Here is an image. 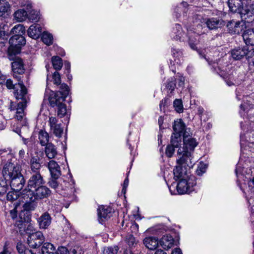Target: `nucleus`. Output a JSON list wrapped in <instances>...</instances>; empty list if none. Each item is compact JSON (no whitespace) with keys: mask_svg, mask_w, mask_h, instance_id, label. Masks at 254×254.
Masks as SVG:
<instances>
[{"mask_svg":"<svg viewBox=\"0 0 254 254\" xmlns=\"http://www.w3.org/2000/svg\"><path fill=\"white\" fill-rule=\"evenodd\" d=\"M189 166H183L177 164L174 169V178L179 180L176 190L178 194L190 193L196 190V178L194 176L190 175L188 172Z\"/></svg>","mask_w":254,"mask_h":254,"instance_id":"obj_1","label":"nucleus"},{"mask_svg":"<svg viewBox=\"0 0 254 254\" xmlns=\"http://www.w3.org/2000/svg\"><path fill=\"white\" fill-rule=\"evenodd\" d=\"M6 87L9 89H14V94L17 100L21 99V101L15 104L11 102L9 109L10 111L14 112L15 118L17 121L20 122L19 125L22 127H26L27 122L25 118L24 110L26 107V104L29 100L27 95V90L26 88V92L23 94L22 98H17L16 96L15 92L17 91L18 94L21 93L20 88L19 85V81L18 83L13 84V81L10 79H6L4 83Z\"/></svg>","mask_w":254,"mask_h":254,"instance_id":"obj_2","label":"nucleus"},{"mask_svg":"<svg viewBox=\"0 0 254 254\" xmlns=\"http://www.w3.org/2000/svg\"><path fill=\"white\" fill-rule=\"evenodd\" d=\"M183 141V147H180L178 151V154L182 156L177 160V164H181L183 166H189V168H190L192 166L191 152L197 146V142L195 138L189 137L186 133L184 134Z\"/></svg>","mask_w":254,"mask_h":254,"instance_id":"obj_3","label":"nucleus"},{"mask_svg":"<svg viewBox=\"0 0 254 254\" xmlns=\"http://www.w3.org/2000/svg\"><path fill=\"white\" fill-rule=\"evenodd\" d=\"M68 93V87L66 84L64 83L60 86V91L55 93L53 97H49L50 105L57 108V114L60 118H63L66 113V106L64 102Z\"/></svg>","mask_w":254,"mask_h":254,"instance_id":"obj_4","label":"nucleus"},{"mask_svg":"<svg viewBox=\"0 0 254 254\" xmlns=\"http://www.w3.org/2000/svg\"><path fill=\"white\" fill-rule=\"evenodd\" d=\"M12 70L13 71V77L19 81V86L20 88L21 93H18L17 91H16L15 94L17 98H22L23 94L26 92V87L23 84L22 78L23 74L25 72V68L24 67V64L22 60L21 59L17 58L14 62L11 63Z\"/></svg>","mask_w":254,"mask_h":254,"instance_id":"obj_5","label":"nucleus"},{"mask_svg":"<svg viewBox=\"0 0 254 254\" xmlns=\"http://www.w3.org/2000/svg\"><path fill=\"white\" fill-rule=\"evenodd\" d=\"M209 64H212L214 71L219 74L225 80L228 86L236 85L239 84V82L234 79L233 74H228L227 73V64L222 65V61L219 60L218 62H208Z\"/></svg>","mask_w":254,"mask_h":254,"instance_id":"obj_6","label":"nucleus"},{"mask_svg":"<svg viewBox=\"0 0 254 254\" xmlns=\"http://www.w3.org/2000/svg\"><path fill=\"white\" fill-rule=\"evenodd\" d=\"M25 38L20 35H14L9 40L8 52L16 55L20 53L21 47L25 44Z\"/></svg>","mask_w":254,"mask_h":254,"instance_id":"obj_7","label":"nucleus"},{"mask_svg":"<svg viewBox=\"0 0 254 254\" xmlns=\"http://www.w3.org/2000/svg\"><path fill=\"white\" fill-rule=\"evenodd\" d=\"M21 171L20 166L11 163H7L3 166L2 173L4 179L8 181L21 174Z\"/></svg>","mask_w":254,"mask_h":254,"instance_id":"obj_8","label":"nucleus"},{"mask_svg":"<svg viewBox=\"0 0 254 254\" xmlns=\"http://www.w3.org/2000/svg\"><path fill=\"white\" fill-rule=\"evenodd\" d=\"M228 3L231 11L239 13L242 19H245L246 21V20L251 12L244 8V2L242 0H228Z\"/></svg>","mask_w":254,"mask_h":254,"instance_id":"obj_9","label":"nucleus"},{"mask_svg":"<svg viewBox=\"0 0 254 254\" xmlns=\"http://www.w3.org/2000/svg\"><path fill=\"white\" fill-rule=\"evenodd\" d=\"M26 192L28 193L30 197L38 200L48 197L51 193V190L44 185H42L29 190H26Z\"/></svg>","mask_w":254,"mask_h":254,"instance_id":"obj_10","label":"nucleus"},{"mask_svg":"<svg viewBox=\"0 0 254 254\" xmlns=\"http://www.w3.org/2000/svg\"><path fill=\"white\" fill-rule=\"evenodd\" d=\"M30 177L27 182V187L22 190L26 192V190H29L30 189H34L35 188L45 185V181L43 177L40 173H33L32 174H30Z\"/></svg>","mask_w":254,"mask_h":254,"instance_id":"obj_11","label":"nucleus"},{"mask_svg":"<svg viewBox=\"0 0 254 254\" xmlns=\"http://www.w3.org/2000/svg\"><path fill=\"white\" fill-rule=\"evenodd\" d=\"M27 241L30 247L37 248L43 243L44 237L41 232L36 231L29 234Z\"/></svg>","mask_w":254,"mask_h":254,"instance_id":"obj_12","label":"nucleus"},{"mask_svg":"<svg viewBox=\"0 0 254 254\" xmlns=\"http://www.w3.org/2000/svg\"><path fill=\"white\" fill-rule=\"evenodd\" d=\"M251 134V132H247L244 135L241 134L240 144L242 149L254 153V141L250 138Z\"/></svg>","mask_w":254,"mask_h":254,"instance_id":"obj_13","label":"nucleus"},{"mask_svg":"<svg viewBox=\"0 0 254 254\" xmlns=\"http://www.w3.org/2000/svg\"><path fill=\"white\" fill-rule=\"evenodd\" d=\"M21 198L23 199L22 201L24 202L23 205L24 210L30 211L34 210L37 206V202L35 199L33 197H30V195L26 192L22 191Z\"/></svg>","mask_w":254,"mask_h":254,"instance_id":"obj_14","label":"nucleus"},{"mask_svg":"<svg viewBox=\"0 0 254 254\" xmlns=\"http://www.w3.org/2000/svg\"><path fill=\"white\" fill-rule=\"evenodd\" d=\"M250 51V49L247 46L237 47L231 51V56L235 60H240L244 57L249 60L251 59L248 55Z\"/></svg>","mask_w":254,"mask_h":254,"instance_id":"obj_15","label":"nucleus"},{"mask_svg":"<svg viewBox=\"0 0 254 254\" xmlns=\"http://www.w3.org/2000/svg\"><path fill=\"white\" fill-rule=\"evenodd\" d=\"M171 36L174 40L180 42L186 41L188 37L179 24H176L173 27Z\"/></svg>","mask_w":254,"mask_h":254,"instance_id":"obj_16","label":"nucleus"},{"mask_svg":"<svg viewBox=\"0 0 254 254\" xmlns=\"http://www.w3.org/2000/svg\"><path fill=\"white\" fill-rule=\"evenodd\" d=\"M202 22H204L207 27L211 30L221 28L225 24L222 19L214 17L203 19Z\"/></svg>","mask_w":254,"mask_h":254,"instance_id":"obj_17","label":"nucleus"},{"mask_svg":"<svg viewBox=\"0 0 254 254\" xmlns=\"http://www.w3.org/2000/svg\"><path fill=\"white\" fill-rule=\"evenodd\" d=\"M112 215L111 207L101 205L98 209V215L99 223L103 224L106 220L110 218Z\"/></svg>","mask_w":254,"mask_h":254,"instance_id":"obj_18","label":"nucleus"},{"mask_svg":"<svg viewBox=\"0 0 254 254\" xmlns=\"http://www.w3.org/2000/svg\"><path fill=\"white\" fill-rule=\"evenodd\" d=\"M9 184L11 189L16 191L20 190L25 184V180L22 174L11 179L9 181Z\"/></svg>","mask_w":254,"mask_h":254,"instance_id":"obj_19","label":"nucleus"},{"mask_svg":"<svg viewBox=\"0 0 254 254\" xmlns=\"http://www.w3.org/2000/svg\"><path fill=\"white\" fill-rule=\"evenodd\" d=\"M37 222L40 229H46L51 225L52 218L50 215L47 212H44L38 219Z\"/></svg>","mask_w":254,"mask_h":254,"instance_id":"obj_20","label":"nucleus"},{"mask_svg":"<svg viewBox=\"0 0 254 254\" xmlns=\"http://www.w3.org/2000/svg\"><path fill=\"white\" fill-rule=\"evenodd\" d=\"M47 167L50 172L52 178H59L61 175L60 167L54 160H51L48 164Z\"/></svg>","mask_w":254,"mask_h":254,"instance_id":"obj_21","label":"nucleus"},{"mask_svg":"<svg viewBox=\"0 0 254 254\" xmlns=\"http://www.w3.org/2000/svg\"><path fill=\"white\" fill-rule=\"evenodd\" d=\"M239 21L234 20L229 21L227 24V27L229 33L231 34H239L242 30V26H240Z\"/></svg>","mask_w":254,"mask_h":254,"instance_id":"obj_22","label":"nucleus"},{"mask_svg":"<svg viewBox=\"0 0 254 254\" xmlns=\"http://www.w3.org/2000/svg\"><path fill=\"white\" fill-rule=\"evenodd\" d=\"M252 100L250 97H247L246 100H244V103L241 105L240 114L242 117H245L246 116L245 114H247L251 109L254 108V105L253 104Z\"/></svg>","mask_w":254,"mask_h":254,"instance_id":"obj_23","label":"nucleus"},{"mask_svg":"<svg viewBox=\"0 0 254 254\" xmlns=\"http://www.w3.org/2000/svg\"><path fill=\"white\" fill-rule=\"evenodd\" d=\"M42 31L41 27L38 24H34L29 27L27 34L30 37L36 39L41 35Z\"/></svg>","mask_w":254,"mask_h":254,"instance_id":"obj_24","label":"nucleus"},{"mask_svg":"<svg viewBox=\"0 0 254 254\" xmlns=\"http://www.w3.org/2000/svg\"><path fill=\"white\" fill-rule=\"evenodd\" d=\"M174 240L170 235L163 236L159 241L161 246L165 250H168L174 245Z\"/></svg>","mask_w":254,"mask_h":254,"instance_id":"obj_25","label":"nucleus"},{"mask_svg":"<svg viewBox=\"0 0 254 254\" xmlns=\"http://www.w3.org/2000/svg\"><path fill=\"white\" fill-rule=\"evenodd\" d=\"M243 39L248 47V45L254 46V29L246 30L243 34Z\"/></svg>","mask_w":254,"mask_h":254,"instance_id":"obj_26","label":"nucleus"},{"mask_svg":"<svg viewBox=\"0 0 254 254\" xmlns=\"http://www.w3.org/2000/svg\"><path fill=\"white\" fill-rule=\"evenodd\" d=\"M145 246L150 250H155L158 246V240L156 237H148L143 240Z\"/></svg>","mask_w":254,"mask_h":254,"instance_id":"obj_27","label":"nucleus"},{"mask_svg":"<svg viewBox=\"0 0 254 254\" xmlns=\"http://www.w3.org/2000/svg\"><path fill=\"white\" fill-rule=\"evenodd\" d=\"M185 127L186 126L182 120L175 121L173 125V133L180 134L184 136L185 133L188 134V132L185 131Z\"/></svg>","mask_w":254,"mask_h":254,"instance_id":"obj_28","label":"nucleus"},{"mask_svg":"<svg viewBox=\"0 0 254 254\" xmlns=\"http://www.w3.org/2000/svg\"><path fill=\"white\" fill-rule=\"evenodd\" d=\"M45 146V153L46 156L50 159L54 158L57 155L55 146L52 143H49Z\"/></svg>","mask_w":254,"mask_h":254,"instance_id":"obj_29","label":"nucleus"},{"mask_svg":"<svg viewBox=\"0 0 254 254\" xmlns=\"http://www.w3.org/2000/svg\"><path fill=\"white\" fill-rule=\"evenodd\" d=\"M30 170L29 171L30 174H32L33 173H40L41 168V164L39 160L35 157H32L30 161Z\"/></svg>","mask_w":254,"mask_h":254,"instance_id":"obj_30","label":"nucleus"},{"mask_svg":"<svg viewBox=\"0 0 254 254\" xmlns=\"http://www.w3.org/2000/svg\"><path fill=\"white\" fill-rule=\"evenodd\" d=\"M10 11V5L5 1L0 3V17H7Z\"/></svg>","mask_w":254,"mask_h":254,"instance_id":"obj_31","label":"nucleus"},{"mask_svg":"<svg viewBox=\"0 0 254 254\" xmlns=\"http://www.w3.org/2000/svg\"><path fill=\"white\" fill-rule=\"evenodd\" d=\"M198 35H196L194 32L188 33V43L189 44L192 50H196V45L198 42L197 38Z\"/></svg>","mask_w":254,"mask_h":254,"instance_id":"obj_32","label":"nucleus"},{"mask_svg":"<svg viewBox=\"0 0 254 254\" xmlns=\"http://www.w3.org/2000/svg\"><path fill=\"white\" fill-rule=\"evenodd\" d=\"M172 54L174 58V62L178 64H180L183 61V53L179 49L172 48Z\"/></svg>","mask_w":254,"mask_h":254,"instance_id":"obj_33","label":"nucleus"},{"mask_svg":"<svg viewBox=\"0 0 254 254\" xmlns=\"http://www.w3.org/2000/svg\"><path fill=\"white\" fill-rule=\"evenodd\" d=\"M28 15V12L23 9H19L14 13V17L18 22L25 20Z\"/></svg>","mask_w":254,"mask_h":254,"instance_id":"obj_34","label":"nucleus"},{"mask_svg":"<svg viewBox=\"0 0 254 254\" xmlns=\"http://www.w3.org/2000/svg\"><path fill=\"white\" fill-rule=\"evenodd\" d=\"M38 138L40 143L42 146H45L49 143V135L45 130L42 129L39 131Z\"/></svg>","mask_w":254,"mask_h":254,"instance_id":"obj_35","label":"nucleus"},{"mask_svg":"<svg viewBox=\"0 0 254 254\" xmlns=\"http://www.w3.org/2000/svg\"><path fill=\"white\" fill-rule=\"evenodd\" d=\"M41 250L42 254H55L56 252L54 245L50 243H44Z\"/></svg>","mask_w":254,"mask_h":254,"instance_id":"obj_36","label":"nucleus"},{"mask_svg":"<svg viewBox=\"0 0 254 254\" xmlns=\"http://www.w3.org/2000/svg\"><path fill=\"white\" fill-rule=\"evenodd\" d=\"M182 136L180 134L173 133L171 136V144L178 147L182 141Z\"/></svg>","mask_w":254,"mask_h":254,"instance_id":"obj_37","label":"nucleus"},{"mask_svg":"<svg viewBox=\"0 0 254 254\" xmlns=\"http://www.w3.org/2000/svg\"><path fill=\"white\" fill-rule=\"evenodd\" d=\"M41 39L43 43L48 46L53 44V37L51 34L48 32H43L42 35Z\"/></svg>","mask_w":254,"mask_h":254,"instance_id":"obj_38","label":"nucleus"},{"mask_svg":"<svg viewBox=\"0 0 254 254\" xmlns=\"http://www.w3.org/2000/svg\"><path fill=\"white\" fill-rule=\"evenodd\" d=\"M25 31V27L21 25L18 24L14 26L11 29L10 33L14 35H22Z\"/></svg>","mask_w":254,"mask_h":254,"instance_id":"obj_39","label":"nucleus"},{"mask_svg":"<svg viewBox=\"0 0 254 254\" xmlns=\"http://www.w3.org/2000/svg\"><path fill=\"white\" fill-rule=\"evenodd\" d=\"M52 63L54 68L56 70H60L63 66L62 60L58 56L52 58Z\"/></svg>","mask_w":254,"mask_h":254,"instance_id":"obj_40","label":"nucleus"},{"mask_svg":"<svg viewBox=\"0 0 254 254\" xmlns=\"http://www.w3.org/2000/svg\"><path fill=\"white\" fill-rule=\"evenodd\" d=\"M166 87L168 90V93H172L176 87L175 78L174 77H171L168 80Z\"/></svg>","mask_w":254,"mask_h":254,"instance_id":"obj_41","label":"nucleus"},{"mask_svg":"<svg viewBox=\"0 0 254 254\" xmlns=\"http://www.w3.org/2000/svg\"><path fill=\"white\" fill-rule=\"evenodd\" d=\"M50 129L53 134L58 137H60L63 133V129L61 127L60 124L54 126Z\"/></svg>","mask_w":254,"mask_h":254,"instance_id":"obj_42","label":"nucleus"},{"mask_svg":"<svg viewBox=\"0 0 254 254\" xmlns=\"http://www.w3.org/2000/svg\"><path fill=\"white\" fill-rule=\"evenodd\" d=\"M188 6V4L186 2H183L181 3L180 5L177 7L176 8L175 10V12L176 13V17L178 18L181 15V12L183 10L184 12L186 13L187 11L186 8Z\"/></svg>","mask_w":254,"mask_h":254,"instance_id":"obj_43","label":"nucleus"},{"mask_svg":"<svg viewBox=\"0 0 254 254\" xmlns=\"http://www.w3.org/2000/svg\"><path fill=\"white\" fill-rule=\"evenodd\" d=\"M119 250L117 246L105 247L103 251V254H117Z\"/></svg>","mask_w":254,"mask_h":254,"instance_id":"obj_44","label":"nucleus"},{"mask_svg":"<svg viewBox=\"0 0 254 254\" xmlns=\"http://www.w3.org/2000/svg\"><path fill=\"white\" fill-rule=\"evenodd\" d=\"M8 188V186L6 183V180L0 179V195L5 194Z\"/></svg>","mask_w":254,"mask_h":254,"instance_id":"obj_45","label":"nucleus"},{"mask_svg":"<svg viewBox=\"0 0 254 254\" xmlns=\"http://www.w3.org/2000/svg\"><path fill=\"white\" fill-rule=\"evenodd\" d=\"M29 18L32 20V21H37L39 19V13L38 11L32 10L31 11L28 10Z\"/></svg>","mask_w":254,"mask_h":254,"instance_id":"obj_46","label":"nucleus"},{"mask_svg":"<svg viewBox=\"0 0 254 254\" xmlns=\"http://www.w3.org/2000/svg\"><path fill=\"white\" fill-rule=\"evenodd\" d=\"M174 107L175 110L178 113H182L183 111V106L182 100L180 99H176L174 101Z\"/></svg>","mask_w":254,"mask_h":254,"instance_id":"obj_47","label":"nucleus"},{"mask_svg":"<svg viewBox=\"0 0 254 254\" xmlns=\"http://www.w3.org/2000/svg\"><path fill=\"white\" fill-rule=\"evenodd\" d=\"M243 167H242L241 163L239 162L237 165H236L235 173L236 175L238 178V180H240V179L243 178Z\"/></svg>","mask_w":254,"mask_h":254,"instance_id":"obj_48","label":"nucleus"},{"mask_svg":"<svg viewBox=\"0 0 254 254\" xmlns=\"http://www.w3.org/2000/svg\"><path fill=\"white\" fill-rule=\"evenodd\" d=\"M19 191L13 190V191H9L6 195L7 200L9 201H13L18 198Z\"/></svg>","mask_w":254,"mask_h":254,"instance_id":"obj_49","label":"nucleus"},{"mask_svg":"<svg viewBox=\"0 0 254 254\" xmlns=\"http://www.w3.org/2000/svg\"><path fill=\"white\" fill-rule=\"evenodd\" d=\"M207 168L206 164L201 163H200L199 166L197 167V169L196 171V173L198 176L202 175L206 171V169Z\"/></svg>","mask_w":254,"mask_h":254,"instance_id":"obj_50","label":"nucleus"},{"mask_svg":"<svg viewBox=\"0 0 254 254\" xmlns=\"http://www.w3.org/2000/svg\"><path fill=\"white\" fill-rule=\"evenodd\" d=\"M58 178H52L51 180L49 182V186L57 191H59L60 189L59 183L58 182L57 179Z\"/></svg>","mask_w":254,"mask_h":254,"instance_id":"obj_51","label":"nucleus"},{"mask_svg":"<svg viewBox=\"0 0 254 254\" xmlns=\"http://www.w3.org/2000/svg\"><path fill=\"white\" fill-rule=\"evenodd\" d=\"M16 249L19 254H22L23 252L25 254H33L31 250H25V248L22 244H18Z\"/></svg>","mask_w":254,"mask_h":254,"instance_id":"obj_52","label":"nucleus"},{"mask_svg":"<svg viewBox=\"0 0 254 254\" xmlns=\"http://www.w3.org/2000/svg\"><path fill=\"white\" fill-rule=\"evenodd\" d=\"M70 254H84V251L80 246H74L70 249Z\"/></svg>","mask_w":254,"mask_h":254,"instance_id":"obj_53","label":"nucleus"},{"mask_svg":"<svg viewBox=\"0 0 254 254\" xmlns=\"http://www.w3.org/2000/svg\"><path fill=\"white\" fill-rule=\"evenodd\" d=\"M126 241L129 247H134L136 244L135 238L131 235H128Z\"/></svg>","mask_w":254,"mask_h":254,"instance_id":"obj_54","label":"nucleus"},{"mask_svg":"<svg viewBox=\"0 0 254 254\" xmlns=\"http://www.w3.org/2000/svg\"><path fill=\"white\" fill-rule=\"evenodd\" d=\"M175 146H173L172 144L169 145L167 146L166 149V154L168 157L172 156L175 152Z\"/></svg>","mask_w":254,"mask_h":254,"instance_id":"obj_55","label":"nucleus"},{"mask_svg":"<svg viewBox=\"0 0 254 254\" xmlns=\"http://www.w3.org/2000/svg\"><path fill=\"white\" fill-rule=\"evenodd\" d=\"M53 79L55 84L60 85L61 84V76L59 72L55 71L53 74Z\"/></svg>","mask_w":254,"mask_h":254,"instance_id":"obj_56","label":"nucleus"},{"mask_svg":"<svg viewBox=\"0 0 254 254\" xmlns=\"http://www.w3.org/2000/svg\"><path fill=\"white\" fill-rule=\"evenodd\" d=\"M55 254H69L67 249L64 247H59Z\"/></svg>","mask_w":254,"mask_h":254,"instance_id":"obj_57","label":"nucleus"},{"mask_svg":"<svg viewBox=\"0 0 254 254\" xmlns=\"http://www.w3.org/2000/svg\"><path fill=\"white\" fill-rule=\"evenodd\" d=\"M57 122H58L57 119L55 117H50L49 118V121L50 128L54 126L59 125L58 124H57Z\"/></svg>","mask_w":254,"mask_h":254,"instance_id":"obj_58","label":"nucleus"},{"mask_svg":"<svg viewBox=\"0 0 254 254\" xmlns=\"http://www.w3.org/2000/svg\"><path fill=\"white\" fill-rule=\"evenodd\" d=\"M6 122L3 117L0 114V129H3L5 127Z\"/></svg>","mask_w":254,"mask_h":254,"instance_id":"obj_59","label":"nucleus"},{"mask_svg":"<svg viewBox=\"0 0 254 254\" xmlns=\"http://www.w3.org/2000/svg\"><path fill=\"white\" fill-rule=\"evenodd\" d=\"M128 183H129V181H128V177H127L124 180L122 192L124 194H125L126 192L127 188L128 185Z\"/></svg>","mask_w":254,"mask_h":254,"instance_id":"obj_60","label":"nucleus"},{"mask_svg":"<svg viewBox=\"0 0 254 254\" xmlns=\"http://www.w3.org/2000/svg\"><path fill=\"white\" fill-rule=\"evenodd\" d=\"M168 102L167 99H162L160 103V109L161 111H162L164 109L165 106L167 105Z\"/></svg>","mask_w":254,"mask_h":254,"instance_id":"obj_61","label":"nucleus"},{"mask_svg":"<svg viewBox=\"0 0 254 254\" xmlns=\"http://www.w3.org/2000/svg\"><path fill=\"white\" fill-rule=\"evenodd\" d=\"M248 55L251 57V59H252L253 62L254 61V48H251L250 49Z\"/></svg>","mask_w":254,"mask_h":254,"instance_id":"obj_62","label":"nucleus"},{"mask_svg":"<svg viewBox=\"0 0 254 254\" xmlns=\"http://www.w3.org/2000/svg\"><path fill=\"white\" fill-rule=\"evenodd\" d=\"M171 254H183L180 248H175L172 251Z\"/></svg>","mask_w":254,"mask_h":254,"instance_id":"obj_63","label":"nucleus"},{"mask_svg":"<svg viewBox=\"0 0 254 254\" xmlns=\"http://www.w3.org/2000/svg\"><path fill=\"white\" fill-rule=\"evenodd\" d=\"M10 252L8 250V249L6 246L4 245L3 251L0 253V254H10Z\"/></svg>","mask_w":254,"mask_h":254,"instance_id":"obj_64","label":"nucleus"}]
</instances>
